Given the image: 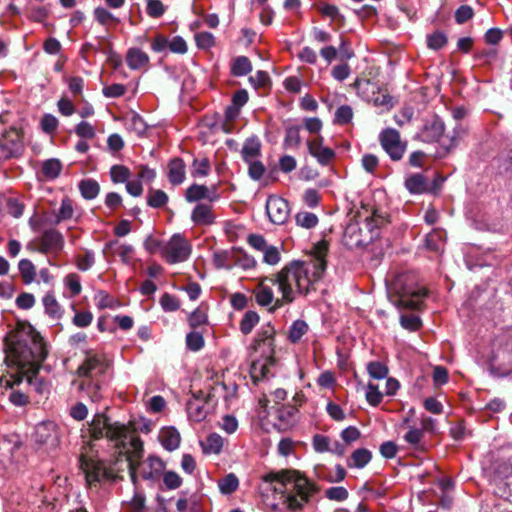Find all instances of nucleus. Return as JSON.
I'll list each match as a JSON object with an SVG mask.
<instances>
[{"label":"nucleus","mask_w":512,"mask_h":512,"mask_svg":"<svg viewBox=\"0 0 512 512\" xmlns=\"http://www.w3.org/2000/svg\"><path fill=\"white\" fill-rule=\"evenodd\" d=\"M93 439L106 438L115 449L114 460H102L93 456L81 455L80 469L89 488L98 487L106 482H113L119 472L127 466L132 481L136 482V468L143 457V442L136 430L118 422L110 423L103 414H97L89 425Z\"/></svg>","instance_id":"nucleus-1"},{"label":"nucleus","mask_w":512,"mask_h":512,"mask_svg":"<svg viewBox=\"0 0 512 512\" xmlns=\"http://www.w3.org/2000/svg\"><path fill=\"white\" fill-rule=\"evenodd\" d=\"M327 252L328 242L321 240L315 244L310 260L293 261L271 277L270 283L276 284L278 291L282 294L281 299H276L275 307L292 303L297 295L309 292L312 285L324 274Z\"/></svg>","instance_id":"nucleus-2"},{"label":"nucleus","mask_w":512,"mask_h":512,"mask_svg":"<svg viewBox=\"0 0 512 512\" xmlns=\"http://www.w3.org/2000/svg\"><path fill=\"white\" fill-rule=\"evenodd\" d=\"M260 491L263 497L272 492L290 512H300L317 492L316 485L296 470H281L262 476Z\"/></svg>","instance_id":"nucleus-3"},{"label":"nucleus","mask_w":512,"mask_h":512,"mask_svg":"<svg viewBox=\"0 0 512 512\" xmlns=\"http://www.w3.org/2000/svg\"><path fill=\"white\" fill-rule=\"evenodd\" d=\"M47 354L43 338L29 327L12 336L6 359L23 370L36 372Z\"/></svg>","instance_id":"nucleus-4"},{"label":"nucleus","mask_w":512,"mask_h":512,"mask_svg":"<svg viewBox=\"0 0 512 512\" xmlns=\"http://www.w3.org/2000/svg\"><path fill=\"white\" fill-rule=\"evenodd\" d=\"M108 369V362L104 356L88 354L83 363L77 369L78 379L73 384L82 393V397H88L97 402L101 399V377Z\"/></svg>","instance_id":"nucleus-5"},{"label":"nucleus","mask_w":512,"mask_h":512,"mask_svg":"<svg viewBox=\"0 0 512 512\" xmlns=\"http://www.w3.org/2000/svg\"><path fill=\"white\" fill-rule=\"evenodd\" d=\"M275 329L267 323L257 332L252 348L254 356L250 367V376L254 382L266 378L275 365L274 358Z\"/></svg>","instance_id":"nucleus-6"},{"label":"nucleus","mask_w":512,"mask_h":512,"mask_svg":"<svg viewBox=\"0 0 512 512\" xmlns=\"http://www.w3.org/2000/svg\"><path fill=\"white\" fill-rule=\"evenodd\" d=\"M24 128L10 127L0 139V162L18 157L24 152Z\"/></svg>","instance_id":"nucleus-7"},{"label":"nucleus","mask_w":512,"mask_h":512,"mask_svg":"<svg viewBox=\"0 0 512 512\" xmlns=\"http://www.w3.org/2000/svg\"><path fill=\"white\" fill-rule=\"evenodd\" d=\"M191 252V243L180 234H174L161 249L162 257L170 264L188 260Z\"/></svg>","instance_id":"nucleus-8"},{"label":"nucleus","mask_w":512,"mask_h":512,"mask_svg":"<svg viewBox=\"0 0 512 512\" xmlns=\"http://www.w3.org/2000/svg\"><path fill=\"white\" fill-rule=\"evenodd\" d=\"M64 247V238L62 234L55 230L49 229L44 231L33 242L27 244V250L31 252H39L43 254L59 253Z\"/></svg>","instance_id":"nucleus-9"},{"label":"nucleus","mask_w":512,"mask_h":512,"mask_svg":"<svg viewBox=\"0 0 512 512\" xmlns=\"http://www.w3.org/2000/svg\"><path fill=\"white\" fill-rule=\"evenodd\" d=\"M379 142L393 161L402 159L407 149V143L401 140L400 133L394 128L382 130L379 134Z\"/></svg>","instance_id":"nucleus-10"},{"label":"nucleus","mask_w":512,"mask_h":512,"mask_svg":"<svg viewBox=\"0 0 512 512\" xmlns=\"http://www.w3.org/2000/svg\"><path fill=\"white\" fill-rule=\"evenodd\" d=\"M34 438L38 445L53 450L60 442L59 427L52 421L42 422L36 426Z\"/></svg>","instance_id":"nucleus-11"},{"label":"nucleus","mask_w":512,"mask_h":512,"mask_svg":"<svg viewBox=\"0 0 512 512\" xmlns=\"http://www.w3.org/2000/svg\"><path fill=\"white\" fill-rule=\"evenodd\" d=\"M266 212L274 224H284L290 215L288 202L278 196H270L266 202Z\"/></svg>","instance_id":"nucleus-12"},{"label":"nucleus","mask_w":512,"mask_h":512,"mask_svg":"<svg viewBox=\"0 0 512 512\" xmlns=\"http://www.w3.org/2000/svg\"><path fill=\"white\" fill-rule=\"evenodd\" d=\"M307 147L310 155L316 158L317 162L322 166L329 165L335 157V152L331 148L324 146L322 136L308 140Z\"/></svg>","instance_id":"nucleus-13"},{"label":"nucleus","mask_w":512,"mask_h":512,"mask_svg":"<svg viewBox=\"0 0 512 512\" xmlns=\"http://www.w3.org/2000/svg\"><path fill=\"white\" fill-rule=\"evenodd\" d=\"M209 401L201 396H193L187 403V414L194 422L203 421L210 412Z\"/></svg>","instance_id":"nucleus-14"},{"label":"nucleus","mask_w":512,"mask_h":512,"mask_svg":"<svg viewBox=\"0 0 512 512\" xmlns=\"http://www.w3.org/2000/svg\"><path fill=\"white\" fill-rule=\"evenodd\" d=\"M427 291L425 288H418L416 290L404 291L400 294L396 305L399 308H406L418 310L421 308L423 299L426 297Z\"/></svg>","instance_id":"nucleus-15"},{"label":"nucleus","mask_w":512,"mask_h":512,"mask_svg":"<svg viewBox=\"0 0 512 512\" xmlns=\"http://www.w3.org/2000/svg\"><path fill=\"white\" fill-rule=\"evenodd\" d=\"M271 277H266L260 280L256 288L254 289L253 293L255 296V300L258 305L267 307L271 304H273V307L270 310H275L277 307H275V301L274 293L271 288L270 283Z\"/></svg>","instance_id":"nucleus-16"},{"label":"nucleus","mask_w":512,"mask_h":512,"mask_svg":"<svg viewBox=\"0 0 512 512\" xmlns=\"http://www.w3.org/2000/svg\"><path fill=\"white\" fill-rule=\"evenodd\" d=\"M219 198L216 193V187L213 186L212 191L209 190L205 185L193 184L189 186L185 193V199L187 202H196L202 199L209 200L210 202L216 201Z\"/></svg>","instance_id":"nucleus-17"},{"label":"nucleus","mask_w":512,"mask_h":512,"mask_svg":"<svg viewBox=\"0 0 512 512\" xmlns=\"http://www.w3.org/2000/svg\"><path fill=\"white\" fill-rule=\"evenodd\" d=\"M125 60L131 70L147 69L150 63L149 55L136 47L127 50Z\"/></svg>","instance_id":"nucleus-18"},{"label":"nucleus","mask_w":512,"mask_h":512,"mask_svg":"<svg viewBox=\"0 0 512 512\" xmlns=\"http://www.w3.org/2000/svg\"><path fill=\"white\" fill-rule=\"evenodd\" d=\"M191 220L199 226H208L214 223L215 216L212 207L207 204H197L192 213Z\"/></svg>","instance_id":"nucleus-19"},{"label":"nucleus","mask_w":512,"mask_h":512,"mask_svg":"<svg viewBox=\"0 0 512 512\" xmlns=\"http://www.w3.org/2000/svg\"><path fill=\"white\" fill-rule=\"evenodd\" d=\"M164 469V462L158 457L151 456L143 463L141 475L146 480H153L158 478Z\"/></svg>","instance_id":"nucleus-20"},{"label":"nucleus","mask_w":512,"mask_h":512,"mask_svg":"<svg viewBox=\"0 0 512 512\" xmlns=\"http://www.w3.org/2000/svg\"><path fill=\"white\" fill-rule=\"evenodd\" d=\"M186 178V165L181 158H174L168 164V179L173 185H179Z\"/></svg>","instance_id":"nucleus-21"},{"label":"nucleus","mask_w":512,"mask_h":512,"mask_svg":"<svg viewBox=\"0 0 512 512\" xmlns=\"http://www.w3.org/2000/svg\"><path fill=\"white\" fill-rule=\"evenodd\" d=\"M159 440L166 450L173 451L179 447L181 437L175 428L165 427L159 433Z\"/></svg>","instance_id":"nucleus-22"},{"label":"nucleus","mask_w":512,"mask_h":512,"mask_svg":"<svg viewBox=\"0 0 512 512\" xmlns=\"http://www.w3.org/2000/svg\"><path fill=\"white\" fill-rule=\"evenodd\" d=\"M242 158L245 162L259 160L261 156V143L257 137L248 138L241 150Z\"/></svg>","instance_id":"nucleus-23"},{"label":"nucleus","mask_w":512,"mask_h":512,"mask_svg":"<svg viewBox=\"0 0 512 512\" xmlns=\"http://www.w3.org/2000/svg\"><path fill=\"white\" fill-rule=\"evenodd\" d=\"M443 132L444 123L440 119L434 118L425 124L422 137L425 141L433 142L437 141L442 136Z\"/></svg>","instance_id":"nucleus-24"},{"label":"nucleus","mask_w":512,"mask_h":512,"mask_svg":"<svg viewBox=\"0 0 512 512\" xmlns=\"http://www.w3.org/2000/svg\"><path fill=\"white\" fill-rule=\"evenodd\" d=\"M493 481L496 485L503 484L509 489L512 488V467L508 463H500L494 470Z\"/></svg>","instance_id":"nucleus-25"},{"label":"nucleus","mask_w":512,"mask_h":512,"mask_svg":"<svg viewBox=\"0 0 512 512\" xmlns=\"http://www.w3.org/2000/svg\"><path fill=\"white\" fill-rule=\"evenodd\" d=\"M371 458L372 454L368 449H356L347 461V465L350 468L362 469L370 462Z\"/></svg>","instance_id":"nucleus-26"},{"label":"nucleus","mask_w":512,"mask_h":512,"mask_svg":"<svg viewBox=\"0 0 512 512\" xmlns=\"http://www.w3.org/2000/svg\"><path fill=\"white\" fill-rule=\"evenodd\" d=\"M224 439L216 433L210 434L201 442L203 452L205 454H219L222 451Z\"/></svg>","instance_id":"nucleus-27"},{"label":"nucleus","mask_w":512,"mask_h":512,"mask_svg":"<svg viewBox=\"0 0 512 512\" xmlns=\"http://www.w3.org/2000/svg\"><path fill=\"white\" fill-rule=\"evenodd\" d=\"M344 240L350 247H358L364 244V239L361 236V229L358 224H349L344 232Z\"/></svg>","instance_id":"nucleus-28"},{"label":"nucleus","mask_w":512,"mask_h":512,"mask_svg":"<svg viewBox=\"0 0 512 512\" xmlns=\"http://www.w3.org/2000/svg\"><path fill=\"white\" fill-rule=\"evenodd\" d=\"M78 187L82 197L87 200L96 198L100 192V185L94 179H84L80 181Z\"/></svg>","instance_id":"nucleus-29"},{"label":"nucleus","mask_w":512,"mask_h":512,"mask_svg":"<svg viewBox=\"0 0 512 512\" xmlns=\"http://www.w3.org/2000/svg\"><path fill=\"white\" fill-rule=\"evenodd\" d=\"M211 164L207 157L195 158L191 165V176L194 178H204L209 175Z\"/></svg>","instance_id":"nucleus-30"},{"label":"nucleus","mask_w":512,"mask_h":512,"mask_svg":"<svg viewBox=\"0 0 512 512\" xmlns=\"http://www.w3.org/2000/svg\"><path fill=\"white\" fill-rule=\"evenodd\" d=\"M62 170V164L58 159L52 158L43 162L41 173L48 180L56 179Z\"/></svg>","instance_id":"nucleus-31"},{"label":"nucleus","mask_w":512,"mask_h":512,"mask_svg":"<svg viewBox=\"0 0 512 512\" xmlns=\"http://www.w3.org/2000/svg\"><path fill=\"white\" fill-rule=\"evenodd\" d=\"M18 269L21 275L23 282L26 285L31 284L35 281L36 277V268L32 261L28 259H22L18 263Z\"/></svg>","instance_id":"nucleus-32"},{"label":"nucleus","mask_w":512,"mask_h":512,"mask_svg":"<svg viewBox=\"0 0 512 512\" xmlns=\"http://www.w3.org/2000/svg\"><path fill=\"white\" fill-rule=\"evenodd\" d=\"M445 232L441 229H434L426 236V247L432 251H440L445 242Z\"/></svg>","instance_id":"nucleus-33"},{"label":"nucleus","mask_w":512,"mask_h":512,"mask_svg":"<svg viewBox=\"0 0 512 512\" xmlns=\"http://www.w3.org/2000/svg\"><path fill=\"white\" fill-rule=\"evenodd\" d=\"M309 330L308 324L303 320H296L292 323L288 332V339L292 343H298Z\"/></svg>","instance_id":"nucleus-34"},{"label":"nucleus","mask_w":512,"mask_h":512,"mask_svg":"<svg viewBox=\"0 0 512 512\" xmlns=\"http://www.w3.org/2000/svg\"><path fill=\"white\" fill-rule=\"evenodd\" d=\"M406 188L411 193H423L427 190V182L422 174H413L405 181Z\"/></svg>","instance_id":"nucleus-35"},{"label":"nucleus","mask_w":512,"mask_h":512,"mask_svg":"<svg viewBox=\"0 0 512 512\" xmlns=\"http://www.w3.org/2000/svg\"><path fill=\"white\" fill-rule=\"evenodd\" d=\"M45 312L53 319H59L62 316V310L54 295L48 293L43 297Z\"/></svg>","instance_id":"nucleus-36"},{"label":"nucleus","mask_w":512,"mask_h":512,"mask_svg":"<svg viewBox=\"0 0 512 512\" xmlns=\"http://www.w3.org/2000/svg\"><path fill=\"white\" fill-rule=\"evenodd\" d=\"M384 393L380 391L379 385L369 381L366 387L365 397L371 406H378L383 399Z\"/></svg>","instance_id":"nucleus-37"},{"label":"nucleus","mask_w":512,"mask_h":512,"mask_svg":"<svg viewBox=\"0 0 512 512\" xmlns=\"http://www.w3.org/2000/svg\"><path fill=\"white\" fill-rule=\"evenodd\" d=\"M94 19L103 26H108L110 23H119V18L115 17L108 9L104 7H96L93 11Z\"/></svg>","instance_id":"nucleus-38"},{"label":"nucleus","mask_w":512,"mask_h":512,"mask_svg":"<svg viewBox=\"0 0 512 512\" xmlns=\"http://www.w3.org/2000/svg\"><path fill=\"white\" fill-rule=\"evenodd\" d=\"M168 202L167 194L159 189H150L147 196V204L152 208H161Z\"/></svg>","instance_id":"nucleus-39"},{"label":"nucleus","mask_w":512,"mask_h":512,"mask_svg":"<svg viewBox=\"0 0 512 512\" xmlns=\"http://www.w3.org/2000/svg\"><path fill=\"white\" fill-rule=\"evenodd\" d=\"M218 486L222 494H231L238 489L239 480L233 473H230L219 480Z\"/></svg>","instance_id":"nucleus-40"},{"label":"nucleus","mask_w":512,"mask_h":512,"mask_svg":"<svg viewBox=\"0 0 512 512\" xmlns=\"http://www.w3.org/2000/svg\"><path fill=\"white\" fill-rule=\"evenodd\" d=\"M74 216V207L73 203L69 198H64L61 201V205L56 214V223H60L62 221L70 220Z\"/></svg>","instance_id":"nucleus-41"},{"label":"nucleus","mask_w":512,"mask_h":512,"mask_svg":"<svg viewBox=\"0 0 512 512\" xmlns=\"http://www.w3.org/2000/svg\"><path fill=\"white\" fill-rule=\"evenodd\" d=\"M131 176L128 167L124 165H113L110 168V177L113 183H126Z\"/></svg>","instance_id":"nucleus-42"},{"label":"nucleus","mask_w":512,"mask_h":512,"mask_svg":"<svg viewBox=\"0 0 512 512\" xmlns=\"http://www.w3.org/2000/svg\"><path fill=\"white\" fill-rule=\"evenodd\" d=\"M367 371H368L369 376L372 379H376V380H382V379L387 378L388 373H389L388 367L379 361L370 362L367 365Z\"/></svg>","instance_id":"nucleus-43"},{"label":"nucleus","mask_w":512,"mask_h":512,"mask_svg":"<svg viewBox=\"0 0 512 512\" xmlns=\"http://www.w3.org/2000/svg\"><path fill=\"white\" fill-rule=\"evenodd\" d=\"M251 70L252 65L247 57L239 56L233 61L231 71L235 76H244Z\"/></svg>","instance_id":"nucleus-44"},{"label":"nucleus","mask_w":512,"mask_h":512,"mask_svg":"<svg viewBox=\"0 0 512 512\" xmlns=\"http://www.w3.org/2000/svg\"><path fill=\"white\" fill-rule=\"evenodd\" d=\"M95 264V255L92 251L85 250L83 254L75 257V265L80 271H87Z\"/></svg>","instance_id":"nucleus-45"},{"label":"nucleus","mask_w":512,"mask_h":512,"mask_svg":"<svg viewBox=\"0 0 512 512\" xmlns=\"http://www.w3.org/2000/svg\"><path fill=\"white\" fill-rule=\"evenodd\" d=\"M240 109L234 105H230L225 110L224 121L222 123V129L225 133H231L233 131V121L238 117Z\"/></svg>","instance_id":"nucleus-46"},{"label":"nucleus","mask_w":512,"mask_h":512,"mask_svg":"<svg viewBox=\"0 0 512 512\" xmlns=\"http://www.w3.org/2000/svg\"><path fill=\"white\" fill-rule=\"evenodd\" d=\"M259 322V315L254 311H248L244 314L240 322V330L243 334H249Z\"/></svg>","instance_id":"nucleus-47"},{"label":"nucleus","mask_w":512,"mask_h":512,"mask_svg":"<svg viewBox=\"0 0 512 512\" xmlns=\"http://www.w3.org/2000/svg\"><path fill=\"white\" fill-rule=\"evenodd\" d=\"M295 220L297 225L307 229L313 228L318 223V217L314 213L307 211L297 213Z\"/></svg>","instance_id":"nucleus-48"},{"label":"nucleus","mask_w":512,"mask_h":512,"mask_svg":"<svg viewBox=\"0 0 512 512\" xmlns=\"http://www.w3.org/2000/svg\"><path fill=\"white\" fill-rule=\"evenodd\" d=\"M300 129L297 126L289 127L286 130L284 145L289 148H298L300 145Z\"/></svg>","instance_id":"nucleus-49"},{"label":"nucleus","mask_w":512,"mask_h":512,"mask_svg":"<svg viewBox=\"0 0 512 512\" xmlns=\"http://www.w3.org/2000/svg\"><path fill=\"white\" fill-rule=\"evenodd\" d=\"M64 284L73 296L79 295L82 290L80 276L76 273H70L64 278Z\"/></svg>","instance_id":"nucleus-50"},{"label":"nucleus","mask_w":512,"mask_h":512,"mask_svg":"<svg viewBox=\"0 0 512 512\" xmlns=\"http://www.w3.org/2000/svg\"><path fill=\"white\" fill-rule=\"evenodd\" d=\"M447 43V37L444 33L436 31L427 36V45L430 49L439 50Z\"/></svg>","instance_id":"nucleus-51"},{"label":"nucleus","mask_w":512,"mask_h":512,"mask_svg":"<svg viewBox=\"0 0 512 512\" xmlns=\"http://www.w3.org/2000/svg\"><path fill=\"white\" fill-rule=\"evenodd\" d=\"M146 4V12L151 18H159L166 11L164 4L160 0H146Z\"/></svg>","instance_id":"nucleus-52"},{"label":"nucleus","mask_w":512,"mask_h":512,"mask_svg":"<svg viewBox=\"0 0 512 512\" xmlns=\"http://www.w3.org/2000/svg\"><path fill=\"white\" fill-rule=\"evenodd\" d=\"M353 110L348 105L340 106L335 112V122L337 124H347L352 120Z\"/></svg>","instance_id":"nucleus-53"},{"label":"nucleus","mask_w":512,"mask_h":512,"mask_svg":"<svg viewBox=\"0 0 512 512\" xmlns=\"http://www.w3.org/2000/svg\"><path fill=\"white\" fill-rule=\"evenodd\" d=\"M195 41L199 48L201 49H209L214 46L215 38L210 32H199L195 35Z\"/></svg>","instance_id":"nucleus-54"},{"label":"nucleus","mask_w":512,"mask_h":512,"mask_svg":"<svg viewBox=\"0 0 512 512\" xmlns=\"http://www.w3.org/2000/svg\"><path fill=\"white\" fill-rule=\"evenodd\" d=\"M160 305L163 308V310L167 312L176 311L180 307L179 300L169 293H165L162 295L160 299Z\"/></svg>","instance_id":"nucleus-55"},{"label":"nucleus","mask_w":512,"mask_h":512,"mask_svg":"<svg viewBox=\"0 0 512 512\" xmlns=\"http://www.w3.org/2000/svg\"><path fill=\"white\" fill-rule=\"evenodd\" d=\"M312 445L314 450L319 453L332 451L330 447V439L321 434H317L313 437Z\"/></svg>","instance_id":"nucleus-56"},{"label":"nucleus","mask_w":512,"mask_h":512,"mask_svg":"<svg viewBox=\"0 0 512 512\" xmlns=\"http://www.w3.org/2000/svg\"><path fill=\"white\" fill-rule=\"evenodd\" d=\"M323 16L329 17L332 20H337L341 24L344 22V16L340 13L339 9L330 4H322L319 8Z\"/></svg>","instance_id":"nucleus-57"},{"label":"nucleus","mask_w":512,"mask_h":512,"mask_svg":"<svg viewBox=\"0 0 512 512\" xmlns=\"http://www.w3.org/2000/svg\"><path fill=\"white\" fill-rule=\"evenodd\" d=\"M75 133L81 137V138H85V139H92L95 137L96 135V131H95V128L94 126H92L90 123L86 122V121H82L80 122L76 127H75Z\"/></svg>","instance_id":"nucleus-58"},{"label":"nucleus","mask_w":512,"mask_h":512,"mask_svg":"<svg viewBox=\"0 0 512 512\" xmlns=\"http://www.w3.org/2000/svg\"><path fill=\"white\" fill-rule=\"evenodd\" d=\"M186 345L192 351L200 350L204 345L203 336L198 332H190L186 336Z\"/></svg>","instance_id":"nucleus-59"},{"label":"nucleus","mask_w":512,"mask_h":512,"mask_svg":"<svg viewBox=\"0 0 512 512\" xmlns=\"http://www.w3.org/2000/svg\"><path fill=\"white\" fill-rule=\"evenodd\" d=\"M297 412V409L293 406H283L278 410V418L286 425H289L295 421Z\"/></svg>","instance_id":"nucleus-60"},{"label":"nucleus","mask_w":512,"mask_h":512,"mask_svg":"<svg viewBox=\"0 0 512 512\" xmlns=\"http://www.w3.org/2000/svg\"><path fill=\"white\" fill-rule=\"evenodd\" d=\"M126 86L123 84H112L109 86H105L102 89V93L106 98H118L125 94Z\"/></svg>","instance_id":"nucleus-61"},{"label":"nucleus","mask_w":512,"mask_h":512,"mask_svg":"<svg viewBox=\"0 0 512 512\" xmlns=\"http://www.w3.org/2000/svg\"><path fill=\"white\" fill-rule=\"evenodd\" d=\"M93 314L90 311L76 312L72 322L74 325L80 328H85L92 323Z\"/></svg>","instance_id":"nucleus-62"},{"label":"nucleus","mask_w":512,"mask_h":512,"mask_svg":"<svg viewBox=\"0 0 512 512\" xmlns=\"http://www.w3.org/2000/svg\"><path fill=\"white\" fill-rule=\"evenodd\" d=\"M115 253L120 257L123 263L129 264L133 258L134 248L128 244H120L117 245Z\"/></svg>","instance_id":"nucleus-63"},{"label":"nucleus","mask_w":512,"mask_h":512,"mask_svg":"<svg viewBox=\"0 0 512 512\" xmlns=\"http://www.w3.org/2000/svg\"><path fill=\"white\" fill-rule=\"evenodd\" d=\"M263 261L269 265H276L280 261L279 249L269 245L263 252Z\"/></svg>","instance_id":"nucleus-64"}]
</instances>
